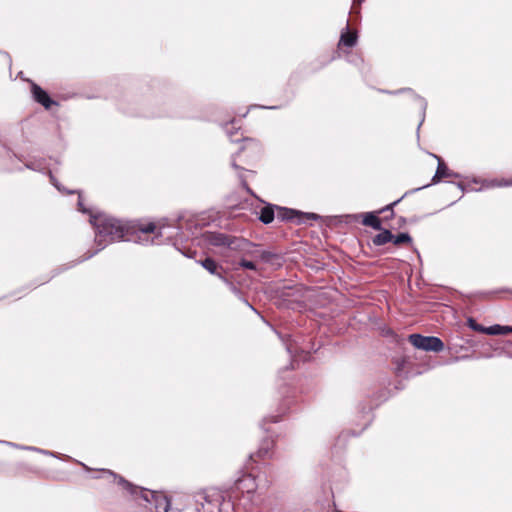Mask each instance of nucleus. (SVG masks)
Masks as SVG:
<instances>
[{
    "instance_id": "f257e3e1",
    "label": "nucleus",
    "mask_w": 512,
    "mask_h": 512,
    "mask_svg": "<svg viewBox=\"0 0 512 512\" xmlns=\"http://www.w3.org/2000/svg\"><path fill=\"white\" fill-rule=\"evenodd\" d=\"M90 223L96 230L95 241L100 246L98 250L103 249L108 243L120 239L130 240L132 230L140 233L135 241L146 243L148 234L155 233V237H159L165 227L171 226L167 219H161L158 222L140 224L135 228L105 214H90Z\"/></svg>"
},
{
    "instance_id": "f03ea898",
    "label": "nucleus",
    "mask_w": 512,
    "mask_h": 512,
    "mask_svg": "<svg viewBox=\"0 0 512 512\" xmlns=\"http://www.w3.org/2000/svg\"><path fill=\"white\" fill-rule=\"evenodd\" d=\"M204 238L209 245L219 248L223 254L226 251H242L249 245L243 238L229 236L220 232H206Z\"/></svg>"
},
{
    "instance_id": "7ed1b4c3",
    "label": "nucleus",
    "mask_w": 512,
    "mask_h": 512,
    "mask_svg": "<svg viewBox=\"0 0 512 512\" xmlns=\"http://www.w3.org/2000/svg\"><path fill=\"white\" fill-rule=\"evenodd\" d=\"M410 343L417 349L424 351L440 352L444 348L442 340L434 336H422L420 334H411Z\"/></svg>"
},
{
    "instance_id": "20e7f679",
    "label": "nucleus",
    "mask_w": 512,
    "mask_h": 512,
    "mask_svg": "<svg viewBox=\"0 0 512 512\" xmlns=\"http://www.w3.org/2000/svg\"><path fill=\"white\" fill-rule=\"evenodd\" d=\"M277 218L281 220L294 221L297 224L310 223L319 219V215L315 213H303L293 209L277 207Z\"/></svg>"
},
{
    "instance_id": "39448f33",
    "label": "nucleus",
    "mask_w": 512,
    "mask_h": 512,
    "mask_svg": "<svg viewBox=\"0 0 512 512\" xmlns=\"http://www.w3.org/2000/svg\"><path fill=\"white\" fill-rule=\"evenodd\" d=\"M400 200H401V198L396 200V201H394L393 203L387 205L385 208L377 211L376 213L367 212V213L360 214V216L363 217V220H362L363 225L372 227L375 230H381L382 229L381 221L377 217L376 214H380V213L385 212V211H391V216H393V214H394L393 207L395 205H397L400 202ZM357 217H359V215H353V218L356 219Z\"/></svg>"
},
{
    "instance_id": "423d86ee",
    "label": "nucleus",
    "mask_w": 512,
    "mask_h": 512,
    "mask_svg": "<svg viewBox=\"0 0 512 512\" xmlns=\"http://www.w3.org/2000/svg\"><path fill=\"white\" fill-rule=\"evenodd\" d=\"M236 487L240 492L250 494L257 489V483L254 476L247 474L237 480Z\"/></svg>"
},
{
    "instance_id": "0eeeda50",
    "label": "nucleus",
    "mask_w": 512,
    "mask_h": 512,
    "mask_svg": "<svg viewBox=\"0 0 512 512\" xmlns=\"http://www.w3.org/2000/svg\"><path fill=\"white\" fill-rule=\"evenodd\" d=\"M32 94L35 101L43 105L46 109H49L51 105L55 104L49 95L38 85H32Z\"/></svg>"
},
{
    "instance_id": "6e6552de",
    "label": "nucleus",
    "mask_w": 512,
    "mask_h": 512,
    "mask_svg": "<svg viewBox=\"0 0 512 512\" xmlns=\"http://www.w3.org/2000/svg\"><path fill=\"white\" fill-rule=\"evenodd\" d=\"M437 159H438V167H437L436 173L432 179L433 183H437L440 179L445 178V177H455V178L459 177V174L451 171L439 157H437Z\"/></svg>"
},
{
    "instance_id": "1a4fd4ad",
    "label": "nucleus",
    "mask_w": 512,
    "mask_h": 512,
    "mask_svg": "<svg viewBox=\"0 0 512 512\" xmlns=\"http://www.w3.org/2000/svg\"><path fill=\"white\" fill-rule=\"evenodd\" d=\"M512 333V326H501L498 324L487 327V335H506Z\"/></svg>"
},
{
    "instance_id": "9d476101",
    "label": "nucleus",
    "mask_w": 512,
    "mask_h": 512,
    "mask_svg": "<svg viewBox=\"0 0 512 512\" xmlns=\"http://www.w3.org/2000/svg\"><path fill=\"white\" fill-rule=\"evenodd\" d=\"M393 239V234L389 230H384L381 233L377 234L373 238V243L376 246H382Z\"/></svg>"
},
{
    "instance_id": "9b49d317",
    "label": "nucleus",
    "mask_w": 512,
    "mask_h": 512,
    "mask_svg": "<svg viewBox=\"0 0 512 512\" xmlns=\"http://www.w3.org/2000/svg\"><path fill=\"white\" fill-rule=\"evenodd\" d=\"M199 263H200V264L202 265V267H203V268H205L209 273L214 274V275H217L219 278L224 279V278L222 277V275H221V274H219V273L217 272V270H218V265H217V263H216L213 259H211V258H206L205 260H202V261H200Z\"/></svg>"
},
{
    "instance_id": "f8f14e48",
    "label": "nucleus",
    "mask_w": 512,
    "mask_h": 512,
    "mask_svg": "<svg viewBox=\"0 0 512 512\" xmlns=\"http://www.w3.org/2000/svg\"><path fill=\"white\" fill-rule=\"evenodd\" d=\"M259 219L264 224H269L274 220V209L272 206H266L261 209Z\"/></svg>"
},
{
    "instance_id": "ddd939ff",
    "label": "nucleus",
    "mask_w": 512,
    "mask_h": 512,
    "mask_svg": "<svg viewBox=\"0 0 512 512\" xmlns=\"http://www.w3.org/2000/svg\"><path fill=\"white\" fill-rule=\"evenodd\" d=\"M356 40V33L346 32L341 35L340 44H343L347 47H353L356 44Z\"/></svg>"
},
{
    "instance_id": "4468645a",
    "label": "nucleus",
    "mask_w": 512,
    "mask_h": 512,
    "mask_svg": "<svg viewBox=\"0 0 512 512\" xmlns=\"http://www.w3.org/2000/svg\"><path fill=\"white\" fill-rule=\"evenodd\" d=\"M392 241L395 245H400L402 243H410L411 237L407 233H401L397 236H393Z\"/></svg>"
},
{
    "instance_id": "2eb2a0df",
    "label": "nucleus",
    "mask_w": 512,
    "mask_h": 512,
    "mask_svg": "<svg viewBox=\"0 0 512 512\" xmlns=\"http://www.w3.org/2000/svg\"><path fill=\"white\" fill-rule=\"evenodd\" d=\"M469 326H470L473 330H475V331L482 332V333H485V334H486V329H487V327H484V326H481V325L476 324L472 319H469Z\"/></svg>"
},
{
    "instance_id": "dca6fc26",
    "label": "nucleus",
    "mask_w": 512,
    "mask_h": 512,
    "mask_svg": "<svg viewBox=\"0 0 512 512\" xmlns=\"http://www.w3.org/2000/svg\"><path fill=\"white\" fill-rule=\"evenodd\" d=\"M119 484L123 486L124 489L131 490V494H135L137 491V488H133L130 483L125 481L123 478L119 477Z\"/></svg>"
},
{
    "instance_id": "f3484780",
    "label": "nucleus",
    "mask_w": 512,
    "mask_h": 512,
    "mask_svg": "<svg viewBox=\"0 0 512 512\" xmlns=\"http://www.w3.org/2000/svg\"><path fill=\"white\" fill-rule=\"evenodd\" d=\"M239 265L245 269H249V270H256V265L254 262L252 261H248V260H241Z\"/></svg>"
},
{
    "instance_id": "a211bd4d",
    "label": "nucleus",
    "mask_w": 512,
    "mask_h": 512,
    "mask_svg": "<svg viewBox=\"0 0 512 512\" xmlns=\"http://www.w3.org/2000/svg\"><path fill=\"white\" fill-rule=\"evenodd\" d=\"M50 181L51 183L54 185V187L56 189H58L59 191H64L61 186L59 185L58 181L56 180V178L50 173Z\"/></svg>"
},
{
    "instance_id": "6ab92c4d",
    "label": "nucleus",
    "mask_w": 512,
    "mask_h": 512,
    "mask_svg": "<svg viewBox=\"0 0 512 512\" xmlns=\"http://www.w3.org/2000/svg\"><path fill=\"white\" fill-rule=\"evenodd\" d=\"M258 454L260 457H265L269 454V446L267 445V447H262L259 449L258 451Z\"/></svg>"
},
{
    "instance_id": "aec40b11",
    "label": "nucleus",
    "mask_w": 512,
    "mask_h": 512,
    "mask_svg": "<svg viewBox=\"0 0 512 512\" xmlns=\"http://www.w3.org/2000/svg\"><path fill=\"white\" fill-rule=\"evenodd\" d=\"M22 448L26 449V450H34V451H37V452H40V453H43V454L53 455L52 453H50L48 451H45V450H42V449H38V448H34V447H22Z\"/></svg>"
},
{
    "instance_id": "412c9836",
    "label": "nucleus",
    "mask_w": 512,
    "mask_h": 512,
    "mask_svg": "<svg viewBox=\"0 0 512 512\" xmlns=\"http://www.w3.org/2000/svg\"><path fill=\"white\" fill-rule=\"evenodd\" d=\"M78 207H79V210H80L81 212H83V213L89 212L87 209H85V208L83 207V203H82V201H81V198H80V197H79V201H78Z\"/></svg>"
},
{
    "instance_id": "4be33fe9",
    "label": "nucleus",
    "mask_w": 512,
    "mask_h": 512,
    "mask_svg": "<svg viewBox=\"0 0 512 512\" xmlns=\"http://www.w3.org/2000/svg\"><path fill=\"white\" fill-rule=\"evenodd\" d=\"M419 104L421 106V108L425 109L426 108V101L422 98L419 99Z\"/></svg>"
},
{
    "instance_id": "5701e85b",
    "label": "nucleus",
    "mask_w": 512,
    "mask_h": 512,
    "mask_svg": "<svg viewBox=\"0 0 512 512\" xmlns=\"http://www.w3.org/2000/svg\"><path fill=\"white\" fill-rule=\"evenodd\" d=\"M104 473H105V474H107V475H108V476H110V477L115 478V479L117 478V476H116L114 473H112L111 471H108V470L106 471V470H105V471H104Z\"/></svg>"
},
{
    "instance_id": "b1692460",
    "label": "nucleus",
    "mask_w": 512,
    "mask_h": 512,
    "mask_svg": "<svg viewBox=\"0 0 512 512\" xmlns=\"http://www.w3.org/2000/svg\"><path fill=\"white\" fill-rule=\"evenodd\" d=\"M494 185H498V186H502V185H512V181L511 182H505V183H495Z\"/></svg>"
},
{
    "instance_id": "393cba45",
    "label": "nucleus",
    "mask_w": 512,
    "mask_h": 512,
    "mask_svg": "<svg viewBox=\"0 0 512 512\" xmlns=\"http://www.w3.org/2000/svg\"><path fill=\"white\" fill-rule=\"evenodd\" d=\"M231 165H232V167H234L235 169H238V168H239V167H238V165L236 164V162H235V159H234V158H233V159H232V161H231Z\"/></svg>"
}]
</instances>
